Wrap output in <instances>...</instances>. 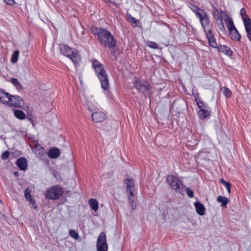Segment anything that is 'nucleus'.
I'll return each mask as SVG.
<instances>
[{
    "label": "nucleus",
    "instance_id": "58836bf2",
    "mask_svg": "<svg viewBox=\"0 0 251 251\" xmlns=\"http://www.w3.org/2000/svg\"><path fill=\"white\" fill-rule=\"evenodd\" d=\"M111 3L117 6L122 4V0H111Z\"/></svg>",
    "mask_w": 251,
    "mask_h": 251
},
{
    "label": "nucleus",
    "instance_id": "412c9836",
    "mask_svg": "<svg viewBox=\"0 0 251 251\" xmlns=\"http://www.w3.org/2000/svg\"><path fill=\"white\" fill-rule=\"evenodd\" d=\"M217 48L219 51L225 53L228 56H231L232 55V51L227 46L220 45Z\"/></svg>",
    "mask_w": 251,
    "mask_h": 251
},
{
    "label": "nucleus",
    "instance_id": "2f4dec72",
    "mask_svg": "<svg viewBox=\"0 0 251 251\" xmlns=\"http://www.w3.org/2000/svg\"><path fill=\"white\" fill-rule=\"evenodd\" d=\"M126 17L127 19V21L129 22L136 24L139 22V21L137 19L132 17L130 14H128V13L126 14Z\"/></svg>",
    "mask_w": 251,
    "mask_h": 251
},
{
    "label": "nucleus",
    "instance_id": "a19ab883",
    "mask_svg": "<svg viewBox=\"0 0 251 251\" xmlns=\"http://www.w3.org/2000/svg\"><path fill=\"white\" fill-rule=\"evenodd\" d=\"M218 28L222 31H226V28L225 27L224 23L218 24L217 25Z\"/></svg>",
    "mask_w": 251,
    "mask_h": 251
},
{
    "label": "nucleus",
    "instance_id": "a878e982",
    "mask_svg": "<svg viewBox=\"0 0 251 251\" xmlns=\"http://www.w3.org/2000/svg\"><path fill=\"white\" fill-rule=\"evenodd\" d=\"M19 55V50H16L13 52L11 58V61L12 63H16L18 61Z\"/></svg>",
    "mask_w": 251,
    "mask_h": 251
},
{
    "label": "nucleus",
    "instance_id": "6ab92c4d",
    "mask_svg": "<svg viewBox=\"0 0 251 251\" xmlns=\"http://www.w3.org/2000/svg\"><path fill=\"white\" fill-rule=\"evenodd\" d=\"M210 110L208 108H201L198 112L199 118L204 119L210 114Z\"/></svg>",
    "mask_w": 251,
    "mask_h": 251
},
{
    "label": "nucleus",
    "instance_id": "4be33fe9",
    "mask_svg": "<svg viewBox=\"0 0 251 251\" xmlns=\"http://www.w3.org/2000/svg\"><path fill=\"white\" fill-rule=\"evenodd\" d=\"M9 94L0 89V102L6 104Z\"/></svg>",
    "mask_w": 251,
    "mask_h": 251
},
{
    "label": "nucleus",
    "instance_id": "37998d69",
    "mask_svg": "<svg viewBox=\"0 0 251 251\" xmlns=\"http://www.w3.org/2000/svg\"><path fill=\"white\" fill-rule=\"evenodd\" d=\"M197 105L198 107L200 108V109L203 108H205V105H204L203 102L201 101H197Z\"/></svg>",
    "mask_w": 251,
    "mask_h": 251
},
{
    "label": "nucleus",
    "instance_id": "ea45409f",
    "mask_svg": "<svg viewBox=\"0 0 251 251\" xmlns=\"http://www.w3.org/2000/svg\"><path fill=\"white\" fill-rule=\"evenodd\" d=\"M216 22L217 25L218 24H221L223 23L222 17L221 15H218L217 17L215 18Z\"/></svg>",
    "mask_w": 251,
    "mask_h": 251
},
{
    "label": "nucleus",
    "instance_id": "f3484780",
    "mask_svg": "<svg viewBox=\"0 0 251 251\" xmlns=\"http://www.w3.org/2000/svg\"><path fill=\"white\" fill-rule=\"evenodd\" d=\"M188 6L195 14L196 17L198 15H200L201 13H202V11H204V9H201L197 5L192 3H189Z\"/></svg>",
    "mask_w": 251,
    "mask_h": 251
},
{
    "label": "nucleus",
    "instance_id": "ddd939ff",
    "mask_svg": "<svg viewBox=\"0 0 251 251\" xmlns=\"http://www.w3.org/2000/svg\"><path fill=\"white\" fill-rule=\"evenodd\" d=\"M247 36L251 42V19H247L244 22Z\"/></svg>",
    "mask_w": 251,
    "mask_h": 251
},
{
    "label": "nucleus",
    "instance_id": "bb28decb",
    "mask_svg": "<svg viewBox=\"0 0 251 251\" xmlns=\"http://www.w3.org/2000/svg\"><path fill=\"white\" fill-rule=\"evenodd\" d=\"M220 182L225 186V187L226 188L227 192L229 194L231 192V185L230 183L226 181L223 178H222L220 179Z\"/></svg>",
    "mask_w": 251,
    "mask_h": 251
},
{
    "label": "nucleus",
    "instance_id": "c756f323",
    "mask_svg": "<svg viewBox=\"0 0 251 251\" xmlns=\"http://www.w3.org/2000/svg\"><path fill=\"white\" fill-rule=\"evenodd\" d=\"M146 43L147 45L151 49H157L159 48V46L156 42L148 41Z\"/></svg>",
    "mask_w": 251,
    "mask_h": 251
},
{
    "label": "nucleus",
    "instance_id": "c85d7f7f",
    "mask_svg": "<svg viewBox=\"0 0 251 251\" xmlns=\"http://www.w3.org/2000/svg\"><path fill=\"white\" fill-rule=\"evenodd\" d=\"M240 15L242 17L243 22H244V21L247 19H251L247 14L246 10L244 8H242L240 10Z\"/></svg>",
    "mask_w": 251,
    "mask_h": 251
},
{
    "label": "nucleus",
    "instance_id": "393cba45",
    "mask_svg": "<svg viewBox=\"0 0 251 251\" xmlns=\"http://www.w3.org/2000/svg\"><path fill=\"white\" fill-rule=\"evenodd\" d=\"M15 116L19 119L23 120L25 117V115L24 112L20 110H15L14 111Z\"/></svg>",
    "mask_w": 251,
    "mask_h": 251
},
{
    "label": "nucleus",
    "instance_id": "423d86ee",
    "mask_svg": "<svg viewBox=\"0 0 251 251\" xmlns=\"http://www.w3.org/2000/svg\"><path fill=\"white\" fill-rule=\"evenodd\" d=\"M166 181L172 189L177 193H182V184L177 177L172 175H169L167 177Z\"/></svg>",
    "mask_w": 251,
    "mask_h": 251
},
{
    "label": "nucleus",
    "instance_id": "49530a36",
    "mask_svg": "<svg viewBox=\"0 0 251 251\" xmlns=\"http://www.w3.org/2000/svg\"><path fill=\"white\" fill-rule=\"evenodd\" d=\"M92 63H99V62L97 60H95L92 61Z\"/></svg>",
    "mask_w": 251,
    "mask_h": 251
},
{
    "label": "nucleus",
    "instance_id": "4c0bfd02",
    "mask_svg": "<svg viewBox=\"0 0 251 251\" xmlns=\"http://www.w3.org/2000/svg\"><path fill=\"white\" fill-rule=\"evenodd\" d=\"M9 156V152L7 151L3 152L1 154V158L3 160H6L8 158Z\"/></svg>",
    "mask_w": 251,
    "mask_h": 251
},
{
    "label": "nucleus",
    "instance_id": "f704fd0d",
    "mask_svg": "<svg viewBox=\"0 0 251 251\" xmlns=\"http://www.w3.org/2000/svg\"><path fill=\"white\" fill-rule=\"evenodd\" d=\"M69 235L75 239H78L79 236L78 233L74 230L71 229L69 231Z\"/></svg>",
    "mask_w": 251,
    "mask_h": 251
},
{
    "label": "nucleus",
    "instance_id": "2eb2a0df",
    "mask_svg": "<svg viewBox=\"0 0 251 251\" xmlns=\"http://www.w3.org/2000/svg\"><path fill=\"white\" fill-rule=\"evenodd\" d=\"M16 164L21 170L25 171L27 169V161L24 157L18 158L16 161Z\"/></svg>",
    "mask_w": 251,
    "mask_h": 251
},
{
    "label": "nucleus",
    "instance_id": "79ce46f5",
    "mask_svg": "<svg viewBox=\"0 0 251 251\" xmlns=\"http://www.w3.org/2000/svg\"><path fill=\"white\" fill-rule=\"evenodd\" d=\"M53 175L56 179L59 180L61 179V177L59 173L57 172H55L53 173Z\"/></svg>",
    "mask_w": 251,
    "mask_h": 251
},
{
    "label": "nucleus",
    "instance_id": "c03bdc74",
    "mask_svg": "<svg viewBox=\"0 0 251 251\" xmlns=\"http://www.w3.org/2000/svg\"><path fill=\"white\" fill-rule=\"evenodd\" d=\"M7 4L13 5L15 3L14 0H3Z\"/></svg>",
    "mask_w": 251,
    "mask_h": 251
},
{
    "label": "nucleus",
    "instance_id": "20e7f679",
    "mask_svg": "<svg viewBox=\"0 0 251 251\" xmlns=\"http://www.w3.org/2000/svg\"><path fill=\"white\" fill-rule=\"evenodd\" d=\"M61 53L69 57L74 63H78L80 60V55L77 50L69 47L65 45H60Z\"/></svg>",
    "mask_w": 251,
    "mask_h": 251
},
{
    "label": "nucleus",
    "instance_id": "cd10ccee",
    "mask_svg": "<svg viewBox=\"0 0 251 251\" xmlns=\"http://www.w3.org/2000/svg\"><path fill=\"white\" fill-rule=\"evenodd\" d=\"M12 84L16 87L17 89H22V86L21 83L18 81V79L15 78H12L11 79Z\"/></svg>",
    "mask_w": 251,
    "mask_h": 251
},
{
    "label": "nucleus",
    "instance_id": "f8f14e48",
    "mask_svg": "<svg viewBox=\"0 0 251 251\" xmlns=\"http://www.w3.org/2000/svg\"><path fill=\"white\" fill-rule=\"evenodd\" d=\"M126 183V192L129 193V195L134 196L133 192L135 190L134 184L132 179H127L125 180Z\"/></svg>",
    "mask_w": 251,
    "mask_h": 251
},
{
    "label": "nucleus",
    "instance_id": "c9c22d12",
    "mask_svg": "<svg viewBox=\"0 0 251 251\" xmlns=\"http://www.w3.org/2000/svg\"><path fill=\"white\" fill-rule=\"evenodd\" d=\"M204 33L206 34V36L207 39L214 37V34L213 33L212 30L210 29H208L207 30V29H206V32H204Z\"/></svg>",
    "mask_w": 251,
    "mask_h": 251
},
{
    "label": "nucleus",
    "instance_id": "aec40b11",
    "mask_svg": "<svg viewBox=\"0 0 251 251\" xmlns=\"http://www.w3.org/2000/svg\"><path fill=\"white\" fill-rule=\"evenodd\" d=\"M225 22L229 32L236 28L234 25L233 21L231 18L227 16V18L225 19Z\"/></svg>",
    "mask_w": 251,
    "mask_h": 251
},
{
    "label": "nucleus",
    "instance_id": "f257e3e1",
    "mask_svg": "<svg viewBox=\"0 0 251 251\" xmlns=\"http://www.w3.org/2000/svg\"><path fill=\"white\" fill-rule=\"evenodd\" d=\"M91 32L99 40L100 44L109 49H114L116 45V40L108 30L101 27L92 26Z\"/></svg>",
    "mask_w": 251,
    "mask_h": 251
},
{
    "label": "nucleus",
    "instance_id": "09e8293b",
    "mask_svg": "<svg viewBox=\"0 0 251 251\" xmlns=\"http://www.w3.org/2000/svg\"><path fill=\"white\" fill-rule=\"evenodd\" d=\"M134 65V66H137V64L136 63H134V64H133Z\"/></svg>",
    "mask_w": 251,
    "mask_h": 251
},
{
    "label": "nucleus",
    "instance_id": "5701e85b",
    "mask_svg": "<svg viewBox=\"0 0 251 251\" xmlns=\"http://www.w3.org/2000/svg\"><path fill=\"white\" fill-rule=\"evenodd\" d=\"M217 201L218 202L221 203V206L223 207H226L229 201L228 199L222 196H218L217 198Z\"/></svg>",
    "mask_w": 251,
    "mask_h": 251
},
{
    "label": "nucleus",
    "instance_id": "b1692460",
    "mask_svg": "<svg viewBox=\"0 0 251 251\" xmlns=\"http://www.w3.org/2000/svg\"><path fill=\"white\" fill-rule=\"evenodd\" d=\"M89 204L93 210L95 211H97L98 210L99 204L96 200L93 199H90L89 201Z\"/></svg>",
    "mask_w": 251,
    "mask_h": 251
},
{
    "label": "nucleus",
    "instance_id": "6e6552de",
    "mask_svg": "<svg viewBox=\"0 0 251 251\" xmlns=\"http://www.w3.org/2000/svg\"><path fill=\"white\" fill-rule=\"evenodd\" d=\"M106 237L105 232H101L98 236L97 242L98 251H107L108 245L106 243Z\"/></svg>",
    "mask_w": 251,
    "mask_h": 251
},
{
    "label": "nucleus",
    "instance_id": "7c9ffc66",
    "mask_svg": "<svg viewBox=\"0 0 251 251\" xmlns=\"http://www.w3.org/2000/svg\"><path fill=\"white\" fill-rule=\"evenodd\" d=\"M208 43L209 44V45L214 48H218V45L217 44V42L216 41V39L214 37H213L212 38H209L208 39Z\"/></svg>",
    "mask_w": 251,
    "mask_h": 251
},
{
    "label": "nucleus",
    "instance_id": "4468645a",
    "mask_svg": "<svg viewBox=\"0 0 251 251\" xmlns=\"http://www.w3.org/2000/svg\"><path fill=\"white\" fill-rule=\"evenodd\" d=\"M60 154L59 150L56 147L51 148L48 152L49 156L51 159L57 158L60 155Z\"/></svg>",
    "mask_w": 251,
    "mask_h": 251
},
{
    "label": "nucleus",
    "instance_id": "72a5a7b5",
    "mask_svg": "<svg viewBox=\"0 0 251 251\" xmlns=\"http://www.w3.org/2000/svg\"><path fill=\"white\" fill-rule=\"evenodd\" d=\"M221 89L223 91V94L226 97L229 98L231 96V92L229 89L224 87L221 88Z\"/></svg>",
    "mask_w": 251,
    "mask_h": 251
},
{
    "label": "nucleus",
    "instance_id": "0eeeda50",
    "mask_svg": "<svg viewBox=\"0 0 251 251\" xmlns=\"http://www.w3.org/2000/svg\"><path fill=\"white\" fill-rule=\"evenodd\" d=\"M8 100L6 104L10 107H15L17 108H22L25 102L24 100L20 96L17 95H11L9 94L8 96Z\"/></svg>",
    "mask_w": 251,
    "mask_h": 251
},
{
    "label": "nucleus",
    "instance_id": "7ed1b4c3",
    "mask_svg": "<svg viewBox=\"0 0 251 251\" xmlns=\"http://www.w3.org/2000/svg\"><path fill=\"white\" fill-rule=\"evenodd\" d=\"M134 87L140 91L145 96H150L151 94V87L147 79L135 77L133 81Z\"/></svg>",
    "mask_w": 251,
    "mask_h": 251
},
{
    "label": "nucleus",
    "instance_id": "1a4fd4ad",
    "mask_svg": "<svg viewBox=\"0 0 251 251\" xmlns=\"http://www.w3.org/2000/svg\"><path fill=\"white\" fill-rule=\"evenodd\" d=\"M197 18L199 19L204 32H206V29L208 28L210 26V20L209 16L204 10L202 11V13L198 15Z\"/></svg>",
    "mask_w": 251,
    "mask_h": 251
},
{
    "label": "nucleus",
    "instance_id": "473e14b6",
    "mask_svg": "<svg viewBox=\"0 0 251 251\" xmlns=\"http://www.w3.org/2000/svg\"><path fill=\"white\" fill-rule=\"evenodd\" d=\"M133 196H131L130 195H128V200L129 202L130 203V206L132 209H135L136 207V203L134 201L133 198H132Z\"/></svg>",
    "mask_w": 251,
    "mask_h": 251
},
{
    "label": "nucleus",
    "instance_id": "dca6fc26",
    "mask_svg": "<svg viewBox=\"0 0 251 251\" xmlns=\"http://www.w3.org/2000/svg\"><path fill=\"white\" fill-rule=\"evenodd\" d=\"M196 211L200 215L202 216L205 214V207L204 205L199 201H196L194 203Z\"/></svg>",
    "mask_w": 251,
    "mask_h": 251
},
{
    "label": "nucleus",
    "instance_id": "e433bc0d",
    "mask_svg": "<svg viewBox=\"0 0 251 251\" xmlns=\"http://www.w3.org/2000/svg\"><path fill=\"white\" fill-rule=\"evenodd\" d=\"M186 192L187 193V196L189 198H193L194 197V193L193 191L191 190H190L189 188H186Z\"/></svg>",
    "mask_w": 251,
    "mask_h": 251
},
{
    "label": "nucleus",
    "instance_id": "39448f33",
    "mask_svg": "<svg viewBox=\"0 0 251 251\" xmlns=\"http://www.w3.org/2000/svg\"><path fill=\"white\" fill-rule=\"evenodd\" d=\"M63 194V189L58 185L52 186L45 193L46 198L50 200H57Z\"/></svg>",
    "mask_w": 251,
    "mask_h": 251
},
{
    "label": "nucleus",
    "instance_id": "f03ea898",
    "mask_svg": "<svg viewBox=\"0 0 251 251\" xmlns=\"http://www.w3.org/2000/svg\"><path fill=\"white\" fill-rule=\"evenodd\" d=\"M93 66L99 78L101 88L104 90H107L109 88V82L107 74L102 64H93Z\"/></svg>",
    "mask_w": 251,
    "mask_h": 251
},
{
    "label": "nucleus",
    "instance_id": "9b49d317",
    "mask_svg": "<svg viewBox=\"0 0 251 251\" xmlns=\"http://www.w3.org/2000/svg\"><path fill=\"white\" fill-rule=\"evenodd\" d=\"M92 118L94 122H101L106 118V115L102 112H96L92 114Z\"/></svg>",
    "mask_w": 251,
    "mask_h": 251
},
{
    "label": "nucleus",
    "instance_id": "a211bd4d",
    "mask_svg": "<svg viewBox=\"0 0 251 251\" xmlns=\"http://www.w3.org/2000/svg\"><path fill=\"white\" fill-rule=\"evenodd\" d=\"M229 35L231 38L234 41H239L241 40V35L237 30V28H235L229 32Z\"/></svg>",
    "mask_w": 251,
    "mask_h": 251
},
{
    "label": "nucleus",
    "instance_id": "9d476101",
    "mask_svg": "<svg viewBox=\"0 0 251 251\" xmlns=\"http://www.w3.org/2000/svg\"><path fill=\"white\" fill-rule=\"evenodd\" d=\"M31 193V190L28 187L26 188L24 191L25 197L26 200L32 204L34 209H36L37 208V205L35 201L32 198Z\"/></svg>",
    "mask_w": 251,
    "mask_h": 251
},
{
    "label": "nucleus",
    "instance_id": "de8ad7c7",
    "mask_svg": "<svg viewBox=\"0 0 251 251\" xmlns=\"http://www.w3.org/2000/svg\"><path fill=\"white\" fill-rule=\"evenodd\" d=\"M14 175L16 176H17L18 175V173L17 172H14Z\"/></svg>",
    "mask_w": 251,
    "mask_h": 251
},
{
    "label": "nucleus",
    "instance_id": "a18cd8bd",
    "mask_svg": "<svg viewBox=\"0 0 251 251\" xmlns=\"http://www.w3.org/2000/svg\"><path fill=\"white\" fill-rule=\"evenodd\" d=\"M104 1L107 4L109 3H111V0H104Z\"/></svg>",
    "mask_w": 251,
    "mask_h": 251
}]
</instances>
